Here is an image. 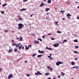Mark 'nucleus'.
Here are the masks:
<instances>
[{"instance_id": "nucleus-31", "label": "nucleus", "mask_w": 79, "mask_h": 79, "mask_svg": "<svg viewBox=\"0 0 79 79\" xmlns=\"http://www.w3.org/2000/svg\"><path fill=\"white\" fill-rule=\"evenodd\" d=\"M51 40H55V39H54V38H53L52 37L51 38Z\"/></svg>"}, {"instance_id": "nucleus-8", "label": "nucleus", "mask_w": 79, "mask_h": 79, "mask_svg": "<svg viewBox=\"0 0 79 79\" xmlns=\"http://www.w3.org/2000/svg\"><path fill=\"white\" fill-rule=\"evenodd\" d=\"M34 43L35 44H39V42L35 40L34 41Z\"/></svg>"}, {"instance_id": "nucleus-37", "label": "nucleus", "mask_w": 79, "mask_h": 79, "mask_svg": "<svg viewBox=\"0 0 79 79\" xmlns=\"http://www.w3.org/2000/svg\"><path fill=\"white\" fill-rule=\"evenodd\" d=\"M19 20H22L23 19H22V18H19Z\"/></svg>"}, {"instance_id": "nucleus-21", "label": "nucleus", "mask_w": 79, "mask_h": 79, "mask_svg": "<svg viewBox=\"0 0 79 79\" xmlns=\"http://www.w3.org/2000/svg\"><path fill=\"white\" fill-rule=\"evenodd\" d=\"M42 56V55H38L37 56V57H39V58H40Z\"/></svg>"}, {"instance_id": "nucleus-46", "label": "nucleus", "mask_w": 79, "mask_h": 79, "mask_svg": "<svg viewBox=\"0 0 79 79\" xmlns=\"http://www.w3.org/2000/svg\"><path fill=\"white\" fill-rule=\"evenodd\" d=\"M55 23H56V24H57L58 23V22H55Z\"/></svg>"}, {"instance_id": "nucleus-19", "label": "nucleus", "mask_w": 79, "mask_h": 79, "mask_svg": "<svg viewBox=\"0 0 79 79\" xmlns=\"http://www.w3.org/2000/svg\"><path fill=\"white\" fill-rule=\"evenodd\" d=\"M60 13H62V14H63V12H65V11H64V10H63V11L60 10Z\"/></svg>"}, {"instance_id": "nucleus-60", "label": "nucleus", "mask_w": 79, "mask_h": 79, "mask_svg": "<svg viewBox=\"0 0 79 79\" xmlns=\"http://www.w3.org/2000/svg\"><path fill=\"white\" fill-rule=\"evenodd\" d=\"M64 18H63V19H63V20H64Z\"/></svg>"}, {"instance_id": "nucleus-54", "label": "nucleus", "mask_w": 79, "mask_h": 79, "mask_svg": "<svg viewBox=\"0 0 79 79\" xmlns=\"http://www.w3.org/2000/svg\"><path fill=\"white\" fill-rule=\"evenodd\" d=\"M40 40L41 41V42H42V40L41 39H40Z\"/></svg>"}, {"instance_id": "nucleus-52", "label": "nucleus", "mask_w": 79, "mask_h": 79, "mask_svg": "<svg viewBox=\"0 0 79 79\" xmlns=\"http://www.w3.org/2000/svg\"><path fill=\"white\" fill-rule=\"evenodd\" d=\"M24 47H23L22 48V49H24Z\"/></svg>"}, {"instance_id": "nucleus-49", "label": "nucleus", "mask_w": 79, "mask_h": 79, "mask_svg": "<svg viewBox=\"0 0 79 79\" xmlns=\"http://www.w3.org/2000/svg\"><path fill=\"white\" fill-rule=\"evenodd\" d=\"M68 19H71V18L69 17H68Z\"/></svg>"}, {"instance_id": "nucleus-59", "label": "nucleus", "mask_w": 79, "mask_h": 79, "mask_svg": "<svg viewBox=\"0 0 79 79\" xmlns=\"http://www.w3.org/2000/svg\"><path fill=\"white\" fill-rule=\"evenodd\" d=\"M14 32H15V31H12V33H14Z\"/></svg>"}, {"instance_id": "nucleus-51", "label": "nucleus", "mask_w": 79, "mask_h": 79, "mask_svg": "<svg viewBox=\"0 0 79 79\" xmlns=\"http://www.w3.org/2000/svg\"><path fill=\"white\" fill-rule=\"evenodd\" d=\"M48 58H50L51 57L50 56H48Z\"/></svg>"}, {"instance_id": "nucleus-47", "label": "nucleus", "mask_w": 79, "mask_h": 79, "mask_svg": "<svg viewBox=\"0 0 79 79\" xmlns=\"http://www.w3.org/2000/svg\"><path fill=\"white\" fill-rule=\"evenodd\" d=\"M48 35H52V34L51 33H49L48 34Z\"/></svg>"}, {"instance_id": "nucleus-33", "label": "nucleus", "mask_w": 79, "mask_h": 79, "mask_svg": "<svg viewBox=\"0 0 79 79\" xmlns=\"http://www.w3.org/2000/svg\"><path fill=\"white\" fill-rule=\"evenodd\" d=\"M75 48H79V46H76L75 47Z\"/></svg>"}, {"instance_id": "nucleus-3", "label": "nucleus", "mask_w": 79, "mask_h": 79, "mask_svg": "<svg viewBox=\"0 0 79 79\" xmlns=\"http://www.w3.org/2000/svg\"><path fill=\"white\" fill-rule=\"evenodd\" d=\"M63 62H61L60 61H58V62L56 63V64L57 66H59L60 64H63Z\"/></svg>"}, {"instance_id": "nucleus-23", "label": "nucleus", "mask_w": 79, "mask_h": 79, "mask_svg": "<svg viewBox=\"0 0 79 79\" xmlns=\"http://www.w3.org/2000/svg\"><path fill=\"white\" fill-rule=\"evenodd\" d=\"M73 41L74 42H78V41L77 40H75Z\"/></svg>"}, {"instance_id": "nucleus-26", "label": "nucleus", "mask_w": 79, "mask_h": 79, "mask_svg": "<svg viewBox=\"0 0 79 79\" xmlns=\"http://www.w3.org/2000/svg\"><path fill=\"white\" fill-rule=\"evenodd\" d=\"M45 75H46V76H47L48 75H49V73H45Z\"/></svg>"}, {"instance_id": "nucleus-7", "label": "nucleus", "mask_w": 79, "mask_h": 79, "mask_svg": "<svg viewBox=\"0 0 79 79\" xmlns=\"http://www.w3.org/2000/svg\"><path fill=\"white\" fill-rule=\"evenodd\" d=\"M48 69H50V70H53V69L50 66H48V68H47Z\"/></svg>"}, {"instance_id": "nucleus-40", "label": "nucleus", "mask_w": 79, "mask_h": 79, "mask_svg": "<svg viewBox=\"0 0 79 79\" xmlns=\"http://www.w3.org/2000/svg\"><path fill=\"white\" fill-rule=\"evenodd\" d=\"M49 48H48V47H46V50H48V49Z\"/></svg>"}, {"instance_id": "nucleus-9", "label": "nucleus", "mask_w": 79, "mask_h": 79, "mask_svg": "<svg viewBox=\"0 0 79 79\" xmlns=\"http://www.w3.org/2000/svg\"><path fill=\"white\" fill-rule=\"evenodd\" d=\"M38 52H39V53H40L44 54V52H43V51H40V50H39Z\"/></svg>"}, {"instance_id": "nucleus-24", "label": "nucleus", "mask_w": 79, "mask_h": 79, "mask_svg": "<svg viewBox=\"0 0 79 79\" xmlns=\"http://www.w3.org/2000/svg\"><path fill=\"white\" fill-rule=\"evenodd\" d=\"M14 52H18V50H17V49L16 48L15 49Z\"/></svg>"}, {"instance_id": "nucleus-25", "label": "nucleus", "mask_w": 79, "mask_h": 79, "mask_svg": "<svg viewBox=\"0 0 79 79\" xmlns=\"http://www.w3.org/2000/svg\"><path fill=\"white\" fill-rule=\"evenodd\" d=\"M67 41H68V40H64V41H63V43H64V42H67Z\"/></svg>"}, {"instance_id": "nucleus-53", "label": "nucleus", "mask_w": 79, "mask_h": 79, "mask_svg": "<svg viewBox=\"0 0 79 79\" xmlns=\"http://www.w3.org/2000/svg\"><path fill=\"white\" fill-rule=\"evenodd\" d=\"M44 37H45V36H42V37L43 39H45V38H44Z\"/></svg>"}, {"instance_id": "nucleus-42", "label": "nucleus", "mask_w": 79, "mask_h": 79, "mask_svg": "<svg viewBox=\"0 0 79 79\" xmlns=\"http://www.w3.org/2000/svg\"><path fill=\"white\" fill-rule=\"evenodd\" d=\"M75 68L76 69H78V67L76 66V67H75Z\"/></svg>"}, {"instance_id": "nucleus-48", "label": "nucleus", "mask_w": 79, "mask_h": 79, "mask_svg": "<svg viewBox=\"0 0 79 79\" xmlns=\"http://www.w3.org/2000/svg\"><path fill=\"white\" fill-rule=\"evenodd\" d=\"M0 70L2 72V69L1 68H0Z\"/></svg>"}, {"instance_id": "nucleus-27", "label": "nucleus", "mask_w": 79, "mask_h": 79, "mask_svg": "<svg viewBox=\"0 0 79 79\" xmlns=\"http://www.w3.org/2000/svg\"><path fill=\"white\" fill-rule=\"evenodd\" d=\"M73 52L74 53H78V52L76 51H74Z\"/></svg>"}, {"instance_id": "nucleus-36", "label": "nucleus", "mask_w": 79, "mask_h": 79, "mask_svg": "<svg viewBox=\"0 0 79 79\" xmlns=\"http://www.w3.org/2000/svg\"><path fill=\"white\" fill-rule=\"evenodd\" d=\"M36 55V54H34L32 55V56H35Z\"/></svg>"}, {"instance_id": "nucleus-20", "label": "nucleus", "mask_w": 79, "mask_h": 79, "mask_svg": "<svg viewBox=\"0 0 79 79\" xmlns=\"http://www.w3.org/2000/svg\"><path fill=\"white\" fill-rule=\"evenodd\" d=\"M71 64H72V65H74V64H75V63H74V62H72Z\"/></svg>"}, {"instance_id": "nucleus-18", "label": "nucleus", "mask_w": 79, "mask_h": 79, "mask_svg": "<svg viewBox=\"0 0 79 79\" xmlns=\"http://www.w3.org/2000/svg\"><path fill=\"white\" fill-rule=\"evenodd\" d=\"M44 5H45L44 4H43V3H42L41 4V5H40V7H41V6H44Z\"/></svg>"}, {"instance_id": "nucleus-5", "label": "nucleus", "mask_w": 79, "mask_h": 79, "mask_svg": "<svg viewBox=\"0 0 79 79\" xmlns=\"http://www.w3.org/2000/svg\"><path fill=\"white\" fill-rule=\"evenodd\" d=\"M37 73H35V75H38V74H40V75H41L42 74V73L40 72V71H38Z\"/></svg>"}, {"instance_id": "nucleus-63", "label": "nucleus", "mask_w": 79, "mask_h": 79, "mask_svg": "<svg viewBox=\"0 0 79 79\" xmlns=\"http://www.w3.org/2000/svg\"><path fill=\"white\" fill-rule=\"evenodd\" d=\"M77 8H79V6L77 7Z\"/></svg>"}, {"instance_id": "nucleus-4", "label": "nucleus", "mask_w": 79, "mask_h": 79, "mask_svg": "<svg viewBox=\"0 0 79 79\" xmlns=\"http://www.w3.org/2000/svg\"><path fill=\"white\" fill-rule=\"evenodd\" d=\"M13 77V74H10L9 75V76L8 77V79H11V77Z\"/></svg>"}, {"instance_id": "nucleus-6", "label": "nucleus", "mask_w": 79, "mask_h": 79, "mask_svg": "<svg viewBox=\"0 0 79 79\" xmlns=\"http://www.w3.org/2000/svg\"><path fill=\"white\" fill-rule=\"evenodd\" d=\"M59 45V44H54V47H58V46Z\"/></svg>"}, {"instance_id": "nucleus-43", "label": "nucleus", "mask_w": 79, "mask_h": 79, "mask_svg": "<svg viewBox=\"0 0 79 79\" xmlns=\"http://www.w3.org/2000/svg\"><path fill=\"white\" fill-rule=\"evenodd\" d=\"M67 5H69V4H70V3H69V2H67Z\"/></svg>"}, {"instance_id": "nucleus-45", "label": "nucleus", "mask_w": 79, "mask_h": 79, "mask_svg": "<svg viewBox=\"0 0 79 79\" xmlns=\"http://www.w3.org/2000/svg\"><path fill=\"white\" fill-rule=\"evenodd\" d=\"M77 19H79V16H77Z\"/></svg>"}, {"instance_id": "nucleus-15", "label": "nucleus", "mask_w": 79, "mask_h": 79, "mask_svg": "<svg viewBox=\"0 0 79 79\" xmlns=\"http://www.w3.org/2000/svg\"><path fill=\"white\" fill-rule=\"evenodd\" d=\"M45 10L46 11H48V10H50V8H47L45 9Z\"/></svg>"}, {"instance_id": "nucleus-12", "label": "nucleus", "mask_w": 79, "mask_h": 79, "mask_svg": "<svg viewBox=\"0 0 79 79\" xmlns=\"http://www.w3.org/2000/svg\"><path fill=\"white\" fill-rule=\"evenodd\" d=\"M71 15L69 14H68L67 15V17H69V16H71Z\"/></svg>"}, {"instance_id": "nucleus-22", "label": "nucleus", "mask_w": 79, "mask_h": 79, "mask_svg": "<svg viewBox=\"0 0 79 79\" xmlns=\"http://www.w3.org/2000/svg\"><path fill=\"white\" fill-rule=\"evenodd\" d=\"M51 0H48V3H51Z\"/></svg>"}, {"instance_id": "nucleus-13", "label": "nucleus", "mask_w": 79, "mask_h": 79, "mask_svg": "<svg viewBox=\"0 0 79 79\" xmlns=\"http://www.w3.org/2000/svg\"><path fill=\"white\" fill-rule=\"evenodd\" d=\"M26 9L23 8L22 9H21V11H26Z\"/></svg>"}, {"instance_id": "nucleus-28", "label": "nucleus", "mask_w": 79, "mask_h": 79, "mask_svg": "<svg viewBox=\"0 0 79 79\" xmlns=\"http://www.w3.org/2000/svg\"><path fill=\"white\" fill-rule=\"evenodd\" d=\"M7 4H3L2 5V6H6V5H7Z\"/></svg>"}, {"instance_id": "nucleus-57", "label": "nucleus", "mask_w": 79, "mask_h": 79, "mask_svg": "<svg viewBox=\"0 0 79 79\" xmlns=\"http://www.w3.org/2000/svg\"><path fill=\"white\" fill-rule=\"evenodd\" d=\"M25 63H27V61H25Z\"/></svg>"}, {"instance_id": "nucleus-16", "label": "nucleus", "mask_w": 79, "mask_h": 79, "mask_svg": "<svg viewBox=\"0 0 79 79\" xmlns=\"http://www.w3.org/2000/svg\"><path fill=\"white\" fill-rule=\"evenodd\" d=\"M61 32H62V31H60L59 30H58L57 32V33H58L59 34H60Z\"/></svg>"}, {"instance_id": "nucleus-64", "label": "nucleus", "mask_w": 79, "mask_h": 79, "mask_svg": "<svg viewBox=\"0 0 79 79\" xmlns=\"http://www.w3.org/2000/svg\"><path fill=\"white\" fill-rule=\"evenodd\" d=\"M48 79H52L51 78H50V77H49L48 78Z\"/></svg>"}, {"instance_id": "nucleus-2", "label": "nucleus", "mask_w": 79, "mask_h": 79, "mask_svg": "<svg viewBox=\"0 0 79 79\" xmlns=\"http://www.w3.org/2000/svg\"><path fill=\"white\" fill-rule=\"evenodd\" d=\"M24 27V25H23L22 23H19V29H22V27Z\"/></svg>"}, {"instance_id": "nucleus-62", "label": "nucleus", "mask_w": 79, "mask_h": 79, "mask_svg": "<svg viewBox=\"0 0 79 79\" xmlns=\"http://www.w3.org/2000/svg\"><path fill=\"white\" fill-rule=\"evenodd\" d=\"M17 39H19V38L17 37V38H16Z\"/></svg>"}, {"instance_id": "nucleus-17", "label": "nucleus", "mask_w": 79, "mask_h": 79, "mask_svg": "<svg viewBox=\"0 0 79 79\" xmlns=\"http://www.w3.org/2000/svg\"><path fill=\"white\" fill-rule=\"evenodd\" d=\"M25 47H26V50H28V49H29V47H27V46H25Z\"/></svg>"}, {"instance_id": "nucleus-58", "label": "nucleus", "mask_w": 79, "mask_h": 79, "mask_svg": "<svg viewBox=\"0 0 79 79\" xmlns=\"http://www.w3.org/2000/svg\"><path fill=\"white\" fill-rule=\"evenodd\" d=\"M30 16H31V17H32V15H30Z\"/></svg>"}, {"instance_id": "nucleus-39", "label": "nucleus", "mask_w": 79, "mask_h": 79, "mask_svg": "<svg viewBox=\"0 0 79 79\" xmlns=\"http://www.w3.org/2000/svg\"><path fill=\"white\" fill-rule=\"evenodd\" d=\"M8 30H5V32H8Z\"/></svg>"}, {"instance_id": "nucleus-32", "label": "nucleus", "mask_w": 79, "mask_h": 79, "mask_svg": "<svg viewBox=\"0 0 79 79\" xmlns=\"http://www.w3.org/2000/svg\"><path fill=\"white\" fill-rule=\"evenodd\" d=\"M31 46L32 45H31V44H30L28 46V47H29H29H32Z\"/></svg>"}, {"instance_id": "nucleus-14", "label": "nucleus", "mask_w": 79, "mask_h": 79, "mask_svg": "<svg viewBox=\"0 0 79 79\" xmlns=\"http://www.w3.org/2000/svg\"><path fill=\"white\" fill-rule=\"evenodd\" d=\"M12 45H13V46H15V45H16V43H14V42H13L12 43Z\"/></svg>"}, {"instance_id": "nucleus-55", "label": "nucleus", "mask_w": 79, "mask_h": 79, "mask_svg": "<svg viewBox=\"0 0 79 79\" xmlns=\"http://www.w3.org/2000/svg\"><path fill=\"white\" fill-rule=\"evenodd\" d=\"M72 68H76V67H72Z\"/></svg>"}, {"instance_id": "nucleus-41", "label": "nucleus", "mask_w": 79, "mask_h": 79, "mask_svg": "<svg viewBox=\"0 0 79 79\" xmlns=\"http://www.w3.org/2000/svg\"><path fill=\"white\" fill-rule=\"evenodd\" d=\"M31 35H33V36H35V34H34V33H32Z\"/></svg>"}, {"instance_id": "nucleus-56", "label": "nucleus", "mask_w": 79, "mask_h": 79, "mask_svg": "<svg viewBox=\"0 0 79 79\" xmlns=\"http://www.w3.org/2000/svg\"><path fill=\"white\" fill-rule=\"evenodd\" d=\"M75 60H77V58H75Z\"/></svg>"}, {"instance_id": "nucleus-61", "label": "nucleus", "mask_w": 79, "mask_h": 79, "mask_svg": "<svg viewBox=\"0 0 79 79\" xmlns=\"http://www.w3.org/2000/svg\"><path fill=\"white\" fill-rule=\"evenodd\" d=\"M50 56L51 57V56H52V54L50 55Z\"/></svg>"}, {"instance_id": "nucleus-30", "label": "nucleus", "mask_w": 79, "mask_h": 79, "mask_svg": "<svg viewBox=\"0 0 79 79\" xmlns=\"http://www.w3.org/2000/svg\"><path fill=\"white\" fill-rule=\"evenodd\" d=\"M61 74H62V76H64V75H65V74L63 72H61Z\"/></svg>"}, {"instance_id": "nucleus-50", "label": "nucleus", "mask_w": 79, "mask_h": 79, "mask_svg": "<svg viewBox=\"0 0 79 79\" xmlns=\"http://www.w3.org/2000/svg\"><path fill=\"white\" fill-rule=\"evenodd\" d=\"M11 42H14V40H12V41H11Z\"/></svg>"}, {"instance_id": "nucleus-38", "label": "nucleus", "mask_w": 79, "mask_h": 79, "mask_svg": "<svg viewBox=\"0 0 79 79\" xmlns=\"http://www.w3.org/2000/svg\"><path fill=\"white\" fill-rule=\"evenodd\" d=\"M50 13H47V15H50Z\"/></svg>"}, {"instance_id": "nucleus-34", "label": "nucleus", "mask_w": 79, "mask_h": 79, "mask_svg": "<svg viewBox=\"0 0 79 79\" xmlns=\"http://www.w3.org/2000/svg\"><path fill=\"white\" fill-rule=\"evenodd\" d=\"M1 13H2V14H4V11H2L1 12Z\"/></svg>"}, {"instance_id": "nucleus-29", "label": "nucleus", "mask_w": 79, "mask_h": 79, "mask_svg": "<svg viewBox=\"0 0 79 79\" xmlns=\"http://www.w3.org/2000/svg\"><path fill=\"white\" fill-rule=\"evenodd\" d=\"M27 77H29V76H30V74H27Z\"/></svg>"}, {"instance_id": "nucleus-1", "label": "nucleus", "mask_w": 79, "mask_h": 79, "mask_svg": "<svg viewBox=\"0 0 79 79\" xmlns=\"http://www.w3.org/2000/svg\"><path fill=\"white\" fill-rule=\"evenodd\" d=\"M16 47L19 48V49L21 50V48L23 47V45L21 44H17L16 45Z\"/></svg>"}, {"instance_id": "nucleus-35", "label": "nucleus", "mask_w": 79, "mask_h": 79, "mask_svg": "<svg viewBox=\"0 0 79 79\" xmlns=\"http://www.w3.org/2000/svg\"><path fill=\"white\" fill-rule=\"evenodd\" d=\"M48 50H52V48H49Z\"/></svg>"}, {"instance_id": "nucleus-10", "label": "nucleus", "mask_w": 79, "mask_h": 79, "mask_svg": "<svg viewBox=\"0 0 79 79\" xmlns=\"http://www.w3.org/2000/svg\"><path fill=\"white\" fill-rule=\"evenodd\" d=\"M20 40L19 41H23V37H22L20 36Z\"/></svg>"}, {"instance_id": "nucleus-44", "label": "nucleus", "mask_w": 79, "mask_h": 79, "mask_svg": "<svg viewBox=\"0 0 79 79\" xmlns=\"http://www.w3.org/2000/svg\"><path fill=\"white\" fill-rule=\"evenodd\" d=\"M27 0H23V2H27Z\"/></svg>"}, {"instance_id": "nucleus-11", "label": "nucleus", "mask_w": 79, "mask_h": 79, "mask_svg": "<svg viewBox=\"0 0 79 79\" xmlns=\"http://www.w3.org/2000/svg\"><path fill=\"white\" fill-rule=\"evenodd\" d=\"M13 51V49L11 48L9 50V52H8V53H10V52H11Z\"/></svg>"}]
</instances>
